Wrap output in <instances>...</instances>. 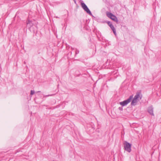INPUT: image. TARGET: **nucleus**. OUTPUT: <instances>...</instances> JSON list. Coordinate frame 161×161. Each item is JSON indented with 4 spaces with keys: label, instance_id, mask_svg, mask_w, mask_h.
<instances>
[{
    "label": "nucleus",
    "instance_id": "obj_1",
    "mask_svg": "<svg viewBox=\"0 0 161 161\" xmlns=\"http://www.w3.org/2000/svg\"><path fill=\"white\" fill-rule=\"evenodd\" d=\"M142 97V95L141 92H137L131 102V105H135L141 99Z\"/></svg>",
    "mask_w": 161,
    "mask_h": 161
},
{
    "label": "nucleus",
    "instance_id": "obj_5",
    "mask_svg": "<svg viewBox=\"0 0 161 161\" xmlns=\"http://www.w3.org/2000/svg\"><path fill=\"white\" fill-rule=\"evenodd\" d=\"M81 5L82 8L88 14L90 15H91L92 14L91 12L90 11L86 5L84 3H81Z\"/></svg>",
    "mask_w": 161,
    "mask_h": 161
},
{
    "label": "nucleus",
    "instance_id": "obj_13",
    "mask_svg": "<svg viewBox=\"0 0 161 161\" xmlns=\"http://www.w3.org/2000/svg\"><path fill=\"white\" fill-rule=\"evenodd\" d=\"M74 1H75V0H73Z\"/></svg>",
    "mask_w": 161,
    "mask_h": 161
},
{
    "label": "nucleus",
    "instance_id": "obj_2",
    "mask_svg": "<svg viewBox=\"0 0 161 161\" xmlns=\"http://www.w3.org/2000/svg\"><path fill=\"white\" fill-rule=\"evenodd\" d=\"M106 14L108 17L116 22L118 23V20L117 17L115 15L113 14L112 13L108 12H106Z\"/></svg>",
    "mask_w": 161,
    "mask_h": 161
},
{
    "label": "nucleus",
    "instance_id": "obj_8",
    "mask_svg": "<svg viewBox=\"0 0 161 161\" xmlns=\"http://www.w3.org/2000/svg\"><path fill=\"white\" fill-rule=\"evenodd\" d=\"M35 93V91L33 90H31V95H33Z\"/></svg>",
    "mask_w": 161,
    "mask_h": 161
},
{
    "label": "nucleus",
    "instance_id": "obj_9",
    "mask_svg": "<svg viewBox=\"0 0 161 161\" xmlns=\"http://www.w3.org/2000/svg\"><path fill=\"white\" fill-rule=\"evenodd\" d=\"M108 25L110 27L111 26V25H112V23L110 22H108Z\"/></svg>",
    "mask_w": 161,
    "mask_h": 161
},
{
    "label": "nucleus",
    "instance_id": "obj_6",
    "mask_svg": "<svg viewBox=\"0 0 161 161\" xmlns=\"http://www.w3.org/2000/svg\"><path fill=\"white\" fill-rule=\"evenodd\" d=\"M148 111L151 115H154L153 113V108L152 107H150L148 108Z\"/></svg>",
    "mask_w": 161,
    "mask_h": 161
},
{
    "label": "nucleus",
    "instance_id": "obj_4",
    "mask_svg": "<svg viewBox=\"0 0 161 161\" xmlns=\"http://www.w3.org/2000/svg\"><path fill=\"white\" fill-rule=\"evenodd\" d=\"M133 97V96L131 95L127 100L120 102L119 104L123 106H125L131 101Z\"/></svg>",
    "mask_w": 161,
    "mask_h": 161
},
{
    "label": "nucleus",
    "instance_id": "obj_3",
    "mask_svg": "<svg viewBox=\"0 0 161 161\" xmlns=\"http://www.w3.org/2000/svg\"><path fill=\"white\" fill-rule=\"evenodd\" d=\"M124 145L125 150L129 153L131 151V144L125 141L124 142Z\"/></svg>",
    "mask_w": 161,
    "mask_h": 161
},
{
    "label": "nucleus",
    "instance_id": "obj_11",
    "mask_svg": "<svg viewBox=\"0 0 161 161\" xmlns=\"http://www.w3.org/2000/svg\"><path fill=\"white\" fill-rule=\"evenodd\" d=\"M31 23V21H30L28 20V21H27V24L28 25L29 24Z\"/></svg>",
    "mask_w": 161,
    "mask_h": 161
},
{
    "label": "nucleus",
    "instance_id": "obj_7",
    "mask_svg": "<svg viewBox=\"0 0 161 161\" xmlns=\"http://www.w3.org/2000/svg\"><path fill=\"white\" fill-rule=\"evenodd\" d=\"M110 27L111 28V29L112 30L114 33L116 35V30L115 28L114 27V26L112 25H111V26H110Z\"/></svg>",
    "mask_w": 161,
    "mask_h": 161
},
{
    "label": "nucleus",
    "instance_id": "obj_12",
    "mask_svg": "<svg viewBox=\"0 0 161 161\" xmlns=\"http://www.w3.org/2000/svg\"><path fill=\"white\" fill-rule=\"evenodd\" d=\"M40 92V91H38V92Z\"/></svg>",
    "mask_w": 161,
    "mask_h": 161
},
{
    "label": "nucleus",
    "instance_id": "obj_10",
    "mask_svg": "<svg viewBox=\"0 0 161 161\" xmlns=\"http://www.w3.org/2000/svg\"><path fill=\"white\" fill-rule=\"evenodd\" d=\"M53 95V94H52V95H44V97H47L51 96H52Z\"/></svg>",
    "mask_w": 161,
    "mask_h": 161
}]
</instances>
